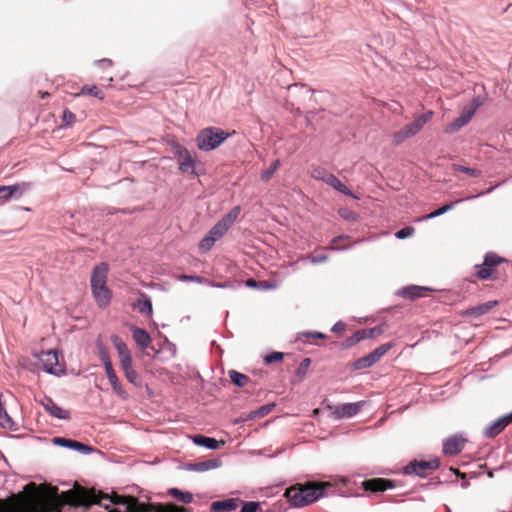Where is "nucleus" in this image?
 Returning <instances> with one entry per match:
<instances>
[{
	"mask_svg": "<svg viewBox=\"0 0 512 512\" xmlns=\"http://www.w3.org/2000/svg\"><path fill=\"white\" fill-rule=\"evenodd\" d=\"M312 175L315 179H319V180L323 181L325 184L331 186L338 192H340L346 196H351V197L357 198L355 195H353L352 191L350 189H348L335 175L326 171L325 169L316 168V169H314Z\"/></svg>",
	"mask_w": 512,
	"mask_h": 512,
	"instance_id": "423d86ee",
	"label": "nucleus"
},
{
	"mask_svg": "<svg viewBox=\"0 0 512 512\" xmlns=\"http://www.w3.org/2000/svg\"><path fill=\"white\" fill-rule=\"evenodd\" d=\"M310 364H311V359L310 358H304L301 361V363L299 364V366H298V368L296 370L297 376H299V377L304 376L307 373V371H308V369L310 367Z\"/></svg>",
	"mask_w": 512,
	"mask_h": 512,
	"instance_id": "c03bdc74",
	"label": "nucleus"
},
{
	"mask_svg": "<svg viewBox=\"0 0 512 512\" xmlns=\"http://www.w3.org/2000/svg\"><path fill=\"white\" fill-rule=\"evenodd\" d=\"M462 127H464L462 120L456 118L453 122L446 125V127L444 128V132L446 134H453L460 130Z\"/></svg>",
	"mask_w": 512,
	"mask_h": 512,
	"instance_id": "ea45409f",
	"label": "nucleus"
},
{
	"mask_svg": "<svg viewBox=\"0 0 512 512\" xmlns=\"http://www.w3.org/2000/svg\"><path fill=\"white\" fill-rule=\"evenodd\" d=\"M105 373H106L109 383L112 386L113 391L120 396H125V391H124L121 383L119 382V379L116 375V372H115L113 366L107 365V367L105 368Z\"/></svg>",
	"mask_w": 512,
	"mask_h": 512,
	"instance_id": "393cba45",
	"label": "nucleus"
},
{
	"mask_svg": "<svg viewBox=\"0 0 512 512\" xmlns=\"http://www.w3.org/2000/svg\"><path fill=\"white\" fill-rule=\"evenodd\" d=\"M475 114V109L470 110H464L461 115L458 117L459 120H462L463 125L469 123V121L472 119L473 115Z\"/></svg>",
	"mask_w": 512,
	"mask_h": 512,
	"instance_id": "3c124183",
	"label": "nucleus"
},
{
	"mask_svg": "<svg viewBox=\"0 0 512 512\" xmlns=\"http://www.w3.org/2000/svg\"><path fill=\"white\" fill-rule=\"evenodd\" d=\"M132 336L136 344L141 350H145L151 343L152 339L150 334L139 327H132Z\"/></svg>",
	"mask_w": 512,
	"mask_h": 512,
	"instance_id": "4be33fe9",
	"label": "nucleus"
},
{
	"mask_svg": "<svg viewBox=\"0 0 512 512\" xmlns=\"http://www.w3.org/2000/svg\"><path fill=\"white\" fill-rule=\"evenodd\" d=\"M213 511H233L237 508V504L233 499H226L222 501H214L211 505Z\"/></svg>",
	"mask_w": 512,
	"mask_h": 512,
	"instance_id": "c756f323",
	"label": "nucleus"
},
{
	"mask_svg": "<svg viewBox=\"0 0 512 512\" xmlns=\"http://www.w3.org/2000/svg\"><path fill=\"white\" fill-rule=\"evenodd\" d=\"M259 507L258 502L250 501L245 502L242 506L241 512H256Z\"/></svg>",
	"mask_w": 512,
	"mask_h": 512,
	"instance_id": "864d4df0",
	"label": "nucleus"
},
{
	"mask_svg": "<svg viewBox=\"0 0 512 512\" xmlns=\"http://www.w3.org/2000/svg\"><path fill=\"white\" fill-rule=\"evenodd\" d=\"M112 503L115 508L108 512H185L184 508H180L176 505H149L146 506L143 503L132 496H121L113 494L112 496L106 494L100 498L94 499L91 504H98L103 506L105 509H109V504Z\"/></svg>",
	"mask_w": 512,
	"mask_h": 512,
	"instance_id": "f257e3e1",
	"label": "nucleus"
},
{
	"mask_svg": "<svg viewBox=\"0 0 512 512\" xmlns=\"http://www.w3.org/2000/svg\"><path fill=\"white\" fill-rule=\"evenodd\" d=\"M194 444L205 447L209 450L219 448V442L215 438L207 437L201 434L194 435L192 438Z\"/></svg>",
	"mask_w": 512,
	"mask_h": 512,
	"instance_id": "bb28decb",
	"label": "nucleus"
},
{
	"mask_svg": "<svg viewBox=\"0 0 512 512\" xmlns=\"http://www.w3.org/2000/svg\"><path fill=\"white\" fill-rule=\"evenodd\" d=\"M349 482L350 479L347 476H340L335 479V484L347 485Z\"/></svg>",
	"mask_w": 512,
	"mask_h": 512,
	"instance_id": "e2e57ef3",
	"label": "nucleus"
},
{
	"mask_svg": "<svg viewBox=\"0 0 512 512\" xmlns=\"http://www.w3.org/2000/svg\"><path fill=\"white\" fill-rule=\"evenodd\" d=\"M348 238L349 237L347 235H340V236H337V237L333 238V240L331 242L332 245H331V247L329 249H331V250H346V249L351 248L353 245L363 241V240H357L352 245H349V246H346V247H342V248L334 246L337 242L343 241L344 239H348Z\"/></svg>",
	"mask_w": 512,
	"mask_h": 512,
	"instance_id": "79ce46f5",
	"label": "nucleus"
},
{
	"mask_svg": "<svg viewBox=\"0 0 512 512\" xmlns=\"http://www.w3.org/2000/svg\"><path fill=\"white\" fill-rule=\"evenodd\" d=\"M274 406V403L263 405L256 411L252 412L250 414V418L263 417L267 415L274 408Z\"/></svg>",
	"mask_w": 512,
	"mask_h": 512,
	"instance_id": "58836bf2",
	"label": "nucleus"
},
{
	"mask_svg": "<svg viewBox=\"0 0 512 512\" xmlns=\"http://www.w3.org/2000/svg\"><path fill=\"white\" fill-rule=\"evenodd\" d=\"M346 328V325L342 321L336 322L332 328L331 331L334 333L342 332Z\"/></svg>",
	"mask_w": 512,
	"mask_h": 512,
	"instance_id": "13d9d810",
	"label": "nucleus"
},
{
	"mask_svg": "<svg viewBox=\"0 0 512 512\" xmlns=\"http://www.w3.org/2000/svg\"><path fill=\"white\" fill-rule=\"evenodd\" d=\"M303 336L310 337V338H316V339L326 338V335L321 332H306V333H303Z\"/></svg>",
	"mask_w": 512,
	"mask_h": 512,
	"instance_id": "bf43d9fd",
	"label": "nucleus"
},
{
	"mask_svg": "<svg viewBox=\"0 0 512 512\" xmlns=\"http://www.w3.org/2000/svg\"><path fill=\"white\" fill-rule=\"evenodd\" d=\"M111 340L117 350L119 364L127 381L137 387L141 386V379L133 368L132 357L127 345L118 336H112Z\"/></svg>",
	"mask_w": 512,
	"mask_h": 512,
	"instance_id": "7ed1b4c3",
	"label": "nucleus"
},
{
	"mask_svg": "<svg viewBox=\"0 0 512 512\" xmlns=\"http://www.w3.org/2000/svg\"><path fill=\"white\" fill-rule=\"evenodd\" d=\"M240 207H233L226 215H224L218 222L227 230L234 224L240 214Z\"/></svg>",
	"mask_w": 512,
	"mask_h": 512,
	"instance_id": "cd10ccee",
	"label": "nucleus"
},
{
	"mask_svg": "<svg viewBox=\"0 0 512 512\" xmlns=\"http://www.w3.org/2000/svg\"><path fill=\"white\" fill-rule=\"evenodd\" d=\"M364 339H368L365 329L357 330L351 337L353 343H358Z\"/></svg>",
	"mask_w": 512,
	"mask_h": 512,
	"instance_id": "603ef678",
	"label": "nucleus"
},
{
	"mask_svg": "<svg viewBox=\"0 0 512 512\" xmlns=\"http://www.w3.org/2000/svg\"><path fill=\"white\" fill-rule=\"evenodd\" d=\"M411 137L412 136L408 133L406 127L404 126L401 130H399L393 134V144L399 145Z\"/></svg>",
	"mask_w": 512,
	"mask_h": 512,
	"instance_id": "c9c22d12",
	"label": "nucleus"
},
{
	"mask_svg": "<svg viewBox=\"0 0 512 512\" xmlns=\"http://www.w3.org/2000/svg\"><path fill=\"white\" fill-rule=\"evenodd\" d=\"M98 350H99V356H100L101 361L103 362L104 368H106L107 365H112V362H111V359H110L107 349L104 346L99 345Z\"/></svg>",
	"mask_w": 512,
	"mask_h": 512,
	"instance_id": "49530a36",
	"label": "nucleus"
},
{
	"mask_svg": "<svg viewBox=\"0 0 512 512\" xmlns=\"http://www.w3.org/2000/svg\"><path fill=\"white\" fill-rule=\"evenodd\" d=\"M229 134L220 128L209 127L203 129L197 136V147L202 151H211L219 147Z\"/></svg>",
	"mask_w": 512,
	"mask_h": 512,
	"instance_id": "20e7f679",
	"label": "nucleus"
},
{
	"mask_svg": "<svg viewBox=\"0 0 512 512\" xmlns=\"http://www.w3.org/2000/svg\"><path fill=\"white\" fill-rule=\"evenodd\" d=\"M179 169L183 173L194 174V160L188 152H185V154L180 157Z\"/></svg>",
	"mask_w": 512,
	"mask_h": 512,
	"instance_id": "c85d7f7f",
	"label": "nucleus"
},
{
	"mask_svg": "<svg viewBox=\"0 0 512 512\" xmlns=\"http://www.w3.org/2000/svg\"><path fill=\"white\" fill-rule=\"evenodd\" d=\"M413 233H414V228L411 226H408V227H404V228L400 229L399 231H397L395 233V236L398 239H406V238L412 236Z\"/></svg>",
	"mask_w": 512,
	"mask_h": 512,
	"instance_id": "09e8293b",
	"label": "nucleus"
},
{
	"mask_svg": "<svg viewBox=\"0 0 512 512\" xmlns=\"http://www.w3.org/2000/svg\"><path fill=\"white\" fill-rule=\"evenodd\" d=\"M228 230L222 226L219 222H217L210 230L209 234L217 241L221 237H223Z\"/></svg>",
	"mask_w": 512,
	"mask_h": 512,
	"instance_id": "e433bc0d",
	"label": "nucleus"
},
{
	"mask_svg": "<svg viewBox=\"0 0 512 512\" xmlns=\"http://www.w3.org/2000/svg\"><path fill=\"white\" fill-rule=\"evenodd\" d=\"M366 334L368 335V339H372L376 336H379L383 329L380 326L372 327V328H366Z\"/></svg>",
	"mask_w": 512,
	"mask_h": 512,
	"instance_id": "6e6d98bb",
	"label": "nucleus"
},
{
	"mask_svg": "<svg viewBox=\"0 0 512 512\" xmlns=\"http://www.w3.org/2000/svg\"><path fill=\"white\" fill-rule=\"evenodd\" d=\"M429 290V288L424 286H407L400 290L399 295L408 299H417L424 295L423 292Z\"/></svg>",
	"mask_w": 512,
	"mask_h": 512,
	"instance_id": "a878e982",
	"label": "nucleus"
},
{
	"mask_svg": "<svg viewBox=\"0 0 512 512\" xmlns=\"http://www.w3.org/2000/svg\"><path fill=\"white\" fill-rule=\"evenodd\" d=\"M497 305V301H488L485 303H481L479 305H476L474 307H471L467 309L464 312L465 316L477 318L481 315H484L488 313L492 308H494Z\"/></svg>",
	"mask_w": 512,
	"mask_h": 512,
	"instance_id": "5701e85b",
	"label": "nucleus"
},
{
	"mask_svg": "<svg viewBox=\"0 0 512 512\" xmlns=\"http://www.w3.org/2000/svg\"><path fill=\"white\" fill-rule=\"evenodd\" d=\"M172 348H171V351H173V354H175L176 352V346L174 344H171Z\"/></svg>",
	"mask_w": 512,
	"mask_h": 512,
	"instance_id": "774afa93",
	"label": "nucleus"
},
{
	"mask_svg": "<svg viewBox=\"0 0 512 512\" xmlns=\"http://www.w3.org/2000/svg\"><path fill=\"white\" fill-rule=\"evenodd\" d=\"M30 188L31 184L28 182H22L9 186H0V204H4L10 200L20 199L24 192Z\"/></svg>",
	"mask_w": 512,
	"mask_h": 512,
	"instance_id": "1a4fd4ad",
	"label": "nucleus"
},
{
	"mask_svg": "<svg viewBox=\"0 0 512 512\" xmlns=\"http://www.w3.org/2000/svg\"><path fill=\"white\" fill-rule=\"evenodd\" d=\"M0 512H10V506L6 500L0 498Z\"/></svg>",
	"mask_w": 512,
	"mask_h": 512,
	"instance_id": "680f3d73",
	"label": "nucleus"
},
{
	"mask_svg": "<svg viewBox=\"0 0 512 512\" xmlns=\"http://www.w3.org/2000/svg\"><path fill=\"white\" fill-rule=\"evenodd\" d=\"M280 164L281 163H280L279 159H275L274 161H272L271 164L269 165V167L261 172V175H260L261 180L265 181V182L270 180L272 178V176L274 175V173L280 167Z\"/></svg>",
	"mask_w": 512,
	"mask_h": 512,
	"instance_id": "2f4dec72",
	"label": "nucleus"
},
{
	"mask_svg": "<svg viewBox=\"0 0 512 512\" xmlns=\"http://www.w3.org/2000/svg\"><path fill=\"white\" fill-rule=\"evenodd\" d=\"M452 169L454 171L466 173V174H468L469 176H472V177H480L482 175L481 170L470 168V167L463 166V165H460V164H452Z\"/></svg>",
	"mask_w": 512,
	"mask_h": 512,
	"instance_id": "f704fd0d",
	"label": "nucleus"
},
{
	"mask_svg": "<svg viewBox=\"0 0 512 512\" xmlns=\"http://www.w3.org/2000/svg\"><path fill=\"white\" fill-rule=\"evenodd\" d=\"M108 271L109 267L105 262H101L95 266L90 279L91 287L105 285L107 282Z\"/></svg>",
	"mask_w": 512,
	"mask_h": 512,
	"instance_id": "aec40b11",
	"label": "nucleus"
},
{
	"mask_svg": "<svg viewBox=\"0 0 512 512\" xmlns=\"http://www.w3.org/2000/svg\"><path fill=\"white\" fill-rule=\"evenodd\" d=\"M284 358V353L282 352H272L270 354L265 355L264 362L265 364H271L274 362L282 361Z\"/></svg>",
	"mask_w": 512,
	"mask_h": 512,
	"instance_id": "37998d69",
	"label": "nucleus"
},
{
	"mask_svg": "<svg viewBox=\"0 0 512 512\" xmlns=\"http://www.w3.org/2000/svg\"><path fill=\"white\" fill-rule=\"evenodd\" d=\"M220 466V461L217 459L188 463L186 465V469L194 472H205L211 469L218 468Z\"/></svg>",
	"mask_w": 512,
	"mask_h": 512,
	"instance_id": "b1692460",
	"label": "nucleus"
},
{
	"mask_svg": "<svg viewBox=\"0 0 512 512\" xmlns=\"http://www.w3.org/2000/svg\"><path fill=\"white\" fill-rule=\"evenodd\" d=\"M52 442L55 445L78 451L84 455L90 454L93 451V448L91 446L69 438L54 437L52 439Z\"/></svg>",
	"mask_w": 512,
	"mask_h": 512,
	"instance_id": "4468645a",
	"label": "nucleus"
},
{
	"mask_svg": "<svg viewBox=\"0 0 512 512\" xmlns=\"http://www.w3.org/2000/svg\"><path fill=\"white\" fill-rule=\"evenodd\" d=\"M433 115V111H426L425 113L417 117L413 122L405 125L408 133L412 137L418 134L422 130V128L432 119Z\"/></svg>",
	"mask_w": 512,
	"mask_h": 512,
	"instance_id": "412c9836",
	"label": "nucleus"
},
{
	"mask_svg": "<svg viewBox=\"0 0 512 512\" xmlns=\"http://www.w3.org/2000/svg\"><path fill=\"white\" fill-rule=\"evenodd\" d=\"M205 284L209 285V286H212V287H216V288H226L228 287V285L226 283H215L211 280H208V282H204Z\"/></svg>",
	"mask_w": 512,
	"mask_h": 512,
	"instance_id": "0e129e2a",
	"label": "nucleus"
},
{
	"mask_svg": "<svg viewBox=\"0 0 512 512\" xmlns=\"http://www.w3.org/2000/svg\"><path fill=\"white\" fill-rule=\"evenodd\" d=\"M229 377L231 382L238 387L245 386L249 381L248 376L235 370L229 371Z\"/></svg>",
	"mask_w": 512,
	"mask_h": 512,
	"instance_id": "7c9ffc66",
	"label": "nucleus"
},
{
	"mask_svg": "<svg viewBox=\"0 0 512 512\" xmlns=\"http://www.w3.org/2000/svg\"><path fill=\"white\" fill-rule=\"evenodd\" d=\"M486 98L485 97H481V96H478L476 98H474L472 100V109H475V111L477 110V108H479L481 105L484 104Z\"/></svg>",
	"mask_w": 512,
	"mask_h": 512,
	"instance_id": "4d7b16f0",
	"label": "nucleus"
},
{
	"mask_svg": "<svg viewBox=\"0 0 512 512\" xmlns=\"http://www.w3.org/2000/svg\"><path fill=\"white\" fill-rule=\"evenodd\" d=\"M12 400L13 398L11 396L7 397L0 393V426L3 429L17 431L18 424L11 418L8 413L9 402Z\"/></svg>",
	"mask_w": 512,
	"mask_h": 512,
	"instance_id": "9b49d317",
	"label": "nucleus"
},
{
	"mask_svg": "<svg viewBox=\"0 0 512 512\" xmlns=\"http://www.w3.org/2000/svg\"><path fill=\"white\" fill-rule=\"evenodd\" d=\"M41 405L54 418L60 420H68L70 418V412L58 406L50 397H44L41 400Z\"/></svg>",
	"mask_w": 512,
	"mask_h": 512,
	"instance_id": "2eb2a0df",
	"label": "nucleus"
},
{
	"mask_svg": "<svg viewBox=\"0 0 512 512\" xmlns=\"http://www.w3.org/2000/svg\"><path fill=\"white\" fill-rule=\"evenodd\" d=\"M307 260H309L312 264H321V263H325L328 260V256L325 254H321V255H315V256L301 257L298 259L297 262L307 261Z\"/></svg>",
	"mask_w": 512,
	"mask_h": 512,
	"instance_id": "a19ab883",
	"label": "nucleus"
},
{
	"mask_svg": "<svg viewBox=\"0 0 512 512\" xmlns=\"http://www.w3.org/2000/svg\"><path fill=\"white\" fill-rule=\"evenodd\" d=\"M440 466V462L437 459L425 461H412L404 468V474L406 475H417L420 477L426 476L427 470H436Z\"/></svg>",
	"mask_w": 512,
	"mask_h": 512,
	"instance_id": "6e6552de",
	"label": "nucleus"
},
{
	"mask_svg": "<svg viewBox=\"0 0 512 512\" xmlns=\"http://www.w3.org/2000/svg\"><path fill=\"white\" fill-rule=\"evenodd\" d=\"M216 240L208 233L199 243L201 252H208L214 245Z\"/></svg>",
	"mask_w": 512,
	"mask_h": 512,
	"instance_id": "4c0bfd02",
	"label": "nucleus"
},
{
	"mask_svg": "<svg viewBox=\"0 0 512 512\" xmlns=\"http://www.w3.org/2000/svg\"><path fill=\"white\" fill-rule=\"evenodd\" d=\"M169 494L183 503H191L193 500V495L190 492H182L177 488L169 489Z\"/></svg>",
	"mask_w": 512,
	"mask_h": 512,
	"instance_id": "72a5a7b5",
	"label": "nucleus"
},
{
	"mask_svg": "<svg viewBox=\"0 0 512 512\" xmlns=\"http://www.w3.org/2000/svg\"><path fill=\"white\" fill-rule=\"evenodd\" d=\"M259 287L262 289H274L276 288V284L274 282L269 281H260Z\"/></svg>",
	"mask_w": 512,
	"mask_h": 512,
	"instance_id": "052dcab7",
	"label": "nucleus"
},
{
	"mask_svg": "<svg viewBox=\"0 0 512 512\" xmlns=\"http://www.w3.org/2000/svg\"><path fill=\"white\" fill-rule=\"evenodd\" d=\"M340 215L343 219L349 222H356L359 219V215L356 212L349 209L341 210Z\"/></svg>",
	"mask_w": 512,
	"mask_h": 512,
	"instance_id": "de8ad7c7",
	"label": "nucleus"
},
{
	"mask_svg": "<svg viewBox=\"0 0 512 512\" xmlns=\"http://www.w3.org/2000/svg\"><path fill=\"white\" fill-rule=\"evenodd\" d=\"M364 404L365 401L339 404L333 408L332 414L335 419L351 418L361 411Z\"/></svg>",
	"mask_w": 512,
	"mask_h": 512,
	"instance_id": "ddd939ff",
	"label": "nucleus"
},
{
	"mask_svg": "<svg viewBox=\"0 0 512 512\" xmlns=\"http://www.w3.org/2000/svg\"><path fill=\"white\" fill-rule=\"evenodd\" d=\"M466 439L462 436L454 435L443 441V453L445 455H456L462 451Z\"/></svg>",
	"mask_w": 512,
	"mask_h": 512,
	"instance_id": "a211bd4d",
	"label": "nucleus"
},
{
	"mask_svg": "<svg viewBox=\"0 0 512 512\" xmlns=\"http://www.w3.org/2000/svg\"><path fill=\"white\" fill-rule=\"evenodd\" d=\"M506 261L505 258L500 257L496 253L489 252L485 255L482 265H475V275L482 280L489 279L493 272L492 268Z\"/></svg>",
	"mask_w": 512,
	"mask_h": 512,
	"instance_id": "0eeeda50",
	"label": "nucleus"
},
{
	"mask_svg": "<svg viewBox=\"0 0 512 512\" xmlns=\"http://www.w3.org/2000/svg\"><path fill=\"white\" fill-rule=\"evenodd\" d=\"M331 486V482H308L305 485L297 484L286 489L285 497L291 507L302 508L325 497L326 489Z\"/></svg>",
	"mask_w": 512,
	"mask_h": 512,
	"instance_id": "f03ea898",
	"label": "nucleus"
},
{
	"mask_svg": "<svg viewBox=\"0 0 512 512\" xmlns=\"http://www.w3.org/2000/svg\"><path fill=\"white\" fill-rule=\"evenodd\" d=\"M98 63L102 66H111L112 65V61L110 59H102V60H99Z\"/></svg>",
	"mask_w": 512,
	"mask_h": 512,
	"instance_id": "338daca9",
	"label": "nucleus"
},
{
	"mask_svg": "<svg viewBox=\"0 0 512 512\" xmlns=\"http://www.w3.org/2000/svg\"><path fill=\"white\" fill-rule=\"evenodd\" d=\"M93 297L99 307H107L110 304L112 293L107 285L91 287Z\"/></svg>",
	"mask_w": 512,
	"mask_h": 512,
	"instance_id": "6ab92c4d",
	"label": "nucleus"
},
{
	"mask_svg": "<svg viewBox=\"0 0 512 512\" xmlns=\"http://www.w3.org/2000/svg\"><path fill=\"white\" fill-rule=\"evenodd\" d=\"M62 118L66 125H71L76 120L75 114L69 110H64Z\"/></svg>",
	"mask_w": 512,
	"mask_h": 512,
	"instance_id": "5fc2aeb1",
	"label": "nucleus"
},
{
	"mask_svg": "<svg viewBox=\"0 0 512 512\" xmlns=\"http://www.w3.org/2000/svg\"><path fill=\"white\" fill-rule=\"evenodd\" d=\"M392 348L391 343H385L374 349L369 354L358 358L353 363V368L355 370H362L365 368H369L377 363L390 349Z\"/></svg>",
	"mask_w": 512,
	"mask_h": 512,
	"instance_id": "39448f33",
	"label": "nucleus"
},
{
	"mask_svg": "<svg viewBox=\"0 0 512 512\" xmlns=\"http://www.w3.org/2000/svg\"><path fill=\"white\" fill-rule=\"evenodd\" d=\"M246 285L248 287H259V282H257L254 279H248L247 282H246Z\"/></svg>",
	"mask_w": 512,
	"mask_h": 512,
	"instance_id": "69168bd1",
	"label": "nucleus"
},
{
	"mask_svg": "<svg viewBox=\"0 0 512 512\" xmlns=\"http://www.w3.org/2000/svg\"><path fill=\"white\" fill-rule=\"evenodd\" d=\"M361 485L365 491L371 492H383L388 489H393L396 487L392 480L384 478H374L365 480L362 482Z\"/></svg>",
	"mask_w": 512,
	"mask_h": 512,
	"instance_id": "dca6fc26",
	"label": "nucleus"
},
{
	"mask_svg": "<svg viewBox=\"0 0 512 512\" xmlns=\"http://www.w3.org/2000/svg\"><path fill=\"white\" fill-rule=\"evenodd\" d=\"M511 423L512 411L490 422L485 427L483 435L489 439L495 438Z\"/></svg>",
	"mask_w": 512,
	"mask_h": 512,
	"instance_id": "9d476101",
	"label": "nucleus"
},
{
	"mask_svg": "<svg viewBox=\"0 0 512 512\" xmlns=\"http://www.w3.org/2000/svg\"><path fill=\"white\" fill-rule=\"evenodd\" d=\"M42 368L49 374H56V366L58 365V355L55 350L42 351L39 356Z\"/></svg>",
	"mask_w": 512,
	"mask_h": 512,
	"instance_id": "f3484780",
	"label": "nucleus"
},
{
	"mask_svg": "<svg viewBox=\"0 0 512 512\" xmlns=\"http://www.w3.org/2000/svg\"><path fill=\"white\" fill-rule=\"evenodd\" d=\"M498 186H499V184L495 185L494 187H490L486 191L480 192L477 195L467 196L464 199H458V200H456V201H454L452 203L445 204V205L441 206L440 208L436 209L435 211H433V212H431V213H429L427 215H424L420 220L421 221H427V220H431V219H434L436 217H439V216L445 214L446 212L452 210L455 207L456 204H458V203H460V202H462L464 200H472V199H475L477 197L489 194Z\"/></svg>",
	"mask_w": 512,
	"mask_h": 512,
	"instance_id": "f8f14e48",
	"label": "nucleus"
},
{
	"mask_svg": "<svg viewBox=\"0 0 512 512\" xmlns=\"http://www.w3.org/2000/svg\"><path fill=\"white\" fill-rule=\"evenodd\" d=\"M138 309L142 314H152V302L147 295L142 294V297L138 300Z\"/></svg>",
	"mask_w": 512,
	"mask_h": 512,
	"instance_id": "473e14b6",
	"label": "nucleus"
},
{
	"mask_svg": "<svg viewBox=\"0 0 512 512\" xmlns=\"http://www.w3.org/2000/svg\"><path fill=\"white\" fill-rule=\"evenodd\" d=\"M179 280L184 282H196L199 284H203L204 282H208V279L200 277V276H194V275H186L182 274L178 277Z\"/></svg>",
	"mask_w": 512,
	"mask_h": 512,
	"instance_id": "a18cd8bd",
	"label": "nucleus"
},
{
	"mask_svg": "<svg viewBox=\"0 0 512 512\" xmlns=\"http://www.w3.org/2000/svg\"><path fill=\"white\" fill-rule=\"evenodd\" d=\"M83 93H88L96 98L102 99V92L96 86H84L82 88Z\"/></svg>",
	"mask_w": 512,
	"mask_h": 512,
	"instance_id": "8fccbe9b",
	"label": "nucleus"
}]
</instances>
